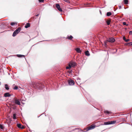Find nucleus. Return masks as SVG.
Listing matches in <instances>:
<instances>
[{
  "label": "nucleus",
  "instance_id": "nucleus-1",
  "mask_svg": "<svg viewBox=\"0 0 132 132\" xmlns=\"http://www.w3.org/2000/svg\"><path fill=\"white\" fill-rule=\"evenodd\" d=\"M21 28L20 27L18 28L13 32L12 36L13 37L15 36L17 34L21 31Z\"/></svg>",
  "mask_w": 132,
  "mask_h": 132
},
{
  "label": "nucleus",
  "instance_id": "nucleus-2",
  "mask_svg": "<svg viewBox=\"0 0 132 132\" xmlns=\"http://www.w3.org/2000/svg\"><path fill=\"white\" fill-rule=\"evenodd\" d=\"M69 84L70 85H72L74 84L75 82L74 81L72 80H69L68 81Z\"/></svg>",
  "mask_w": 132,
  "mask_h": 132
},
{
  "label": "nucleus",
  "instance_id": "nucleus-3",
  "mask_svg": "<svg viewBox=\"0 0 132 132\" xmlns=\"http://www.w3.org/2000/svg\"><path fill=\"white\" fill-rule=\"evenodd\" d=\"M107 41L113 43L115 41V40L113 38H111L108 39Z\"/></svg>",
  "mask_w": 132,
  "mask_h": 132
},
{
  "label": "nucleus",
  "instance_id": "nucleus-4",
  "mask_svg": "<svg viewBox=\"0 0 132 132\" xmlns=\"http://www.w3.org/2000/svg\"><path fill=\"white\" fill-rule=\"evenodd\" d=\"M56 7L57 8L58 10L60 12H62V10L60 7V5L59 4H56Z\"/></svg>",
  "mask_w": 132,
  "mask_h": 132
},
{
  "label": "nucleus",
  "instance_id": "nucleus-5",
  "mask_svg": "<svg viewBox=\"0 0 132 132\" xmlns=\"http://www.w3.org/2000/svg\"><path fill=\"white\" fill-rule=\"evenodd\" d=\"M14 102L16 104H17L18 105H20V103L19 100L17 99H15Z\"/></svg>",
  "mask_w": 132,
  "mask_h": 132
},
{
  "label": "nucleus",
  "instance_id": "nucleus-6",
  "mask_svg": "<svg viewBox=\"0 0 132 132\" xmlns=\"http://www.w3.org/2000/svg\"><path fill=\"white\" fill-rule=\"evenodd\" d=\"M70 63L71 64V67H74L76 65V64L75 62L72 61L70 62Z\"/></svg>",
  "mask_w": 132,
  "mask_h": 132
},
{
  "label": "nucleus",
  "instance_id": "nucleus-7",
  "mask_svg": "<svg viewBox=\"0 0 132 132\" xmlns=\"http://www.w3.org/2000/svg\"><path fill=\"white\" fill-rule=\"evenodd\" d=\"M95 127V125H92L90 126L88 128V130L92 129H94Z\"/></svg>",
  "mask_w": 132,
  "mask_h": 132
},
{
  "label": "nucleus",
  "instance_id": "nucleus-8",
  "mask_svg": "<svg viewBox=\"0 0 132 132\" xmlns=\"http://www.w3.org/2000/svg\"><path fill=\"white\" fill-rule=\"evenodd\" d=\"M17 125V126L19 128L23 129L24 128V126H22L21 125V124H18Z\"/></svg>",
  "mask_w": 132,
  "mask_h": 132
},
{
  "label": "nucleus",
  "instance_id": "nucleus-9",
  "mask_svg": "<svg viewBox=\"0 0 132 132\" xmlns=\"http://www.w3.org/2000/svg\"><path fill=\"white\" fill-rule=\"evenodd\" d=\"M4 96L5 97H8L10 96L11 95L9 93H6L4 94Z\"/></svg>",
  "mask_w": 132,
  "mask_h": 132
},
{
  "label": "nucleus",
  "instance_id": "nucleus-10",
  "mask_svg": "<svg viewBox=\"0 0 132 132\" xmlns=\"http://www.w3.org/2000/svg\"><path fill=\"white\" fill-rule=\"evenodd\" d=\"M75 50L78 53H80L81 51L80 50V48H76L75 49Z\"/></svg>",
  "mask_w": 132,
  "mask_h": 132
},
{
  "label": "nucleus",
  "instance_id": "nucleus-11",
  "mask_svg": "<svg viewBox=\"0 0 132 132\" xmlns=\"http://www.w3.org/2000/svg\"><path fill=\"white\" fill-rule=\"evenodd\" d=\"M73 38V37L71 35H70V36H68L67 37V39L70 40H71Z\"/></svg>",
  "mask_w": 132,
  "mask_h": 132
},
{
  "label": "nucleus",
  "instance_id": "nucleus-12",
  "mask_svg": "<svg viewBox=\"0 0 132 132\" xmlns=\"http://www.w3.org/2000/svg\"><path fill=\"white\" fill-rule=\"evenodd\" d=\"M85 55L86 56H89L90 55V54L88 51H87L85 52Z\"/></svg>",
  "mask_w": 132,
  "mask_h": 132
},
{
  "label": "nucleus",
  "instance_id": "nucleus-13",
  "mask_svg": "<svg viewBox=\"0 0 132 132\" xmlns=\"http://www.w3.org/2000/svg\"><path fill=\"white\" fill-rule=\"evenodd\" d=\"M71 66L70 62L69 63L68 66H67L66 67V69H70L71 68Z\"/></svg>",
  "mask_w": 132,
  "mask_h": 132
},
{
  "label": "nucleus",
  "instance_id": "nucleus-14",
  "mask_svg": "<svg viewBox=\"0 0 132 132\" xmlns=\"http://www.w3.org/2000/svg\"><path fill=\"white\" fill-rule=\"evenodd\" d=\"M34 87H35L36 88H38L39 86V84L38 83H36L34 82Z\"/></svg>",
  "mask_w": 132,
  "mask_h": 132
},
{
  "label": "nucleus",
  "instance_id": "nucleus-15",
  "mask_svg": "<svg viewBox=\"0 0 132 132\" xmlns=\"http://www.w3.org/2000/svg\"><path fill=\"white\" fill-rule=\"evenodd\" d=\"M30 26V24L29 23H27L25 26V28H27Z\"/></svg>",
  "mask_w": 132,
  "mask_h": 132
},
{
  "label": "nucleus",
  "instance_id": "nucleus-16",
  "mask_svg": "<svg viewBox=\"0 0 132 132\" xmlns=\"http://www.w3.org/2000/svg\"><path fill=\"white\" fill-rule=\"evenodd\" d=\"M104 125H110L111 124V123H110V121H109L108 122H104Z\"/></svg>",
  "mask_w": 132,
  "mask_h": 132
},
{
  "label": "nucleus",
  "instance_id": "nucleus-17",
  "mask_svg": "<svg viewBox=\"0 0 132 132\" xmlns=\"http://www.w3.org/2000/svg\"><path fill=\"white\" fill-rule=\"evenodd\" d=\"M5 87L6 89L8 90L9 89L8 85L7 84H5Z\"/></svg>",
  "mask_w": 132,
  "mask_h": 132
},
{
  "label": "nucleus",
  "instance_id": "nucleus-18",
  "mask_svg": "<svg viewBox=\"0 0 132 132\" xmlns=\"http://www.w3.org/2000/svg\"><path fill=\"white\" fill-rule=\"evenodd\" d=\"M104 113H106L107 114H110L111 113V112L110 111H104Z\"/></svg>",
  "mask_w": 132,
  "mask_h": 132
},
{
  "label": "nucleus",
  "instance_id": "nucleus-19",
  "mask_svg": "<svg viewBox=\"0 0 132 132\" xmlns=\"http://www.w3.org/2000/svg\"><path fill=\"white\" fill-rule=\"evenodd\" d=\"M17 56L18 57H24V55H23L17 54Z\"/></svg>",
  "mask_w": 132,
  "mask_h": 132
},
{
  "label": "nucleus",
  "instance_id": "nucleus-20",
  "mask_svg": "<svg viewBox=\"0 0 132 132\" xmlns=\"http://www.w3.org/2000/svg\"><path fill=\"white\" fill-rule=\"evenodd\" d=\"M17 23L16 22H11V23L10 24L12 26H14L15 24H16Z\"/></svg>",
  "mask_w": 132,
  "mask_h": 132
},
{
  "label": "nucleus",
  "instance_id": "nucleus-21",
  "mask_svg": "<svg viewBox=\"0 0 132 132\" xmlns=\"http://www.w3.org/2000/svg\"><path fill=\"white\" fill-rule=\"evenodd\" d=\"M124 4H127L128 3V0H124Z\"/></svg>",
  "mask_w": 132,
  "mask_h": 132
},
{
  "label": "nucleus",
  "instance_id": "nucleus-22",
  "mask_svg": "<svg viewBox=\"0 0 132 132\" xmlns=\"http://www.w3.org/2000/svg\"><path fill=\"white\" fill-rule=\"evenodd\" d=\"M13 119H16V115L15 114H14L13 115Z\"/></svg>",
  "mask_w": 132,
  "mask_h": 132
},
{
  "label": "nucleus",
  "instance_id": "nucleus-23",
  "mask_svg": "<svg viewBox=\"0 0 132 132\" xmlns=\"http://www.w3.org/2000/svg\"><path fill=\"white\" fill-rule=\"evenodd\" d=\"M111 21L110 20H107L106 21V23L107 25H109Z\"/></svg>",
  "mask_w": 132,
  "mask_h": 132
},
{
  "label": "nucleus",
  "instance_id": "nucleus-24",
  "mask_svg": "<svg viewBox=\"0 0 132 132\" xmlns=\"http://www.w3.org/2000/svg\"><path fill=\"white\" fill-rule=\"evenodd\" d=\"M110 123H111V124H114L116 123V121L114 120L111 121H110Z\"/></svg>",
  "mask_w": 132,
  "mask_h": 132
},
{
  "label": "nucleus",
  "instance_id": "nucleus-25",
  "mask_svg": "<svg viewBox=\"0 0 132 132\" xmlns=\"http://www.w3.org/2000/svg\"><path fill=\"white\" fill-rule=\"evenodd\" d=\"M111 12H108L106 14V15L108 16H109L111 15Z\"/></svg>",
  "mask_w": 132,
  "mask_h": 132
},
{
  "label": "nucleus",
  "instance_id": "nucleus-26",
  "mask_svg": "<svg viewBox=\"0 0 132 132\" xmlns=\"http://www.w3.org/2000/svg\"><path fill=\"white\" fill-rule=\"evenodd\" d=\"M0 128L2 129H3V126L1 124L0 125Z\"/></svg>",
  "mask_w": 132,
  "mask_h": 132
},
{
  "label": "nucleus",
  "instance_id": "nucleus-27",
  "mask_svg": "<svg viewBox=\"0 0 132 132\" xmlns=\"http://www.w3.org/2000/svg\"><path fill=\"white\" fill-rule=\"evenodd\" d=\"M18 88L16 86H15V87L13 88V89L15 90H17L18 89Z\"/></svg>",
  "mask_w": 132,
  "mask_h": 132
},
{
  "label": "nucleus",
  "instance_id": "nucleus-28",
  "mask_svg": "<svg viewBox=\"0 0 132 132\" xmlns=\"http://www.w3.org/2000/svg\"><path fill=\"white\" fill-rule=\"evenodd\" d=\"M123 25H125L128 26V24H126V22H123Z\"/></svg>",
  "mask_w": 132,
  "mask_h": 132
},
{
  "label": "nucleus",
  "instance_id": "nucleus-29",
  "mask_svg": "<svg viewBox=\"0 0 132 132\" xmlns=\"http://www.w3.org/2000/svg\"><path fill=\"white\" fill-rule=\"evenodd\" d=\"M39 1L40 2H44V0H39Z\"/></svg>",
  "mask_w": 132,
  "mask_h": 132
},
{
  "label": "nucleus",
  "instance_id": "nucleus-30",
  "mask_svg": "<svg viewBox=\"0 0 132 132\" xmlns=\"http://www.w3.org/2000/svg\"><path fill=\"white\" fill-rule=\"evenodd\" d=\"M129 40H130L129 39H126V40H125V41L126 42H128L129 41Z\"/></svg>",
  "mask_w": 132,
  "mask_h": 132
},
{
  "label": "nucleus",
  "instance_id": "nucleus-31",
  "mask_svg": "<svg viewBox=\"0 0 132 132\" xmlns=\"http://www.w3.org/2000/svg\"><path fill=\"white\" fill-rule=\"evenodd\" d=\"M123 40H125H125H126V38L125 37H123Z\"/></svg>",
  "mask_w": 132,
  "mask_h": 132
},
{
  "label": "nucleus",
  "instance_id": "nucleus-32",
  "mask_svg": "<svg viewBox=\"0 0 132 132\" xmlns=\"http://www.w3.org/2000/svg\"><path fill=\"white\" fill-rule=\"evenodd\" d=\"M129 33L130 34H132V31H130L129 32Z\"/></svg>",
  "mask_w": 132,
  "mask_h": 132
},
{
  "label": "nucleus",
  "instance_id": "nucleus-33",
  "mask_svg": "<svg viewBox=\"0 0 132 132\" xmlns=\"http://www.w3.org/2000/svg\"><path fill=\"white\" fill-rule=\"evenodd\" d=\"M39 15V14H37L36 15V16H38Z\"/></svg>",
  "mask_w": 132,
  "mask_h": 132
},
{
  "label": "nucleus",
  "instance_id": "nucleus-34",
  "mask_svg": "<svg viewBox=\"0 0 132 132\" xmlns=\"http://www.w3.org/2000/svg\"><path fill=\"white\" fill-rule=\"evenodd\" d=\"M121 8V6H119V8L120 9Z\"/></svg>",
  "mask_w": 132,
  "mask_h": 132
},
{
  "label": "nucleus",
  "instance_id": "nucleus-35",
  "mask_svg": "<svg viewBox=\"0 0 132 132\" xmlns=\"http://www.w3.org/2000/svg\"><path fill=\"white\" fill-rule=\"evenodd\" d=\"M106 42H105V45H106Z\"/></svg>",
  "mask_w": 132,
  "mask_h": 132
},
{
  "label": "nucleus",
  "instance_id": "nucleus-36",
  "mask_svg": "<svg viewBox=\"0 0 132 132\" xmlns=\"http://www.w3.org/2000/svg\"><path fill=\"white\" fill-rule=\"evenodd\" d=\"M131 43V44L132 45V42L130 43Z\"/></svg>",
  "mask_w": 132,
  "mask_h": 132
},
{
  "label": "nucleus",
  "instance_id": "nucleus-37",
  "mask_svg": "<svg viewBox=\"0 0 132 132\" xmlns=\"http://www.w3.org/2000/svg\"><path fill=\"white\" fill-rule=\"evenodd\" d=\"M1 82H0V85H1Z\"/></svg>",
  "mask_w": 132,
  "mask_h": 132
},
{
  "label": "nucleus",
  "instance_id": "nucleus-38",
  "mask_svg": "<svg viewBox=\"0 0 132 132\" xmlns=\"http://www.w3.org/2000/svg\"><path fill=\"white\" fill-rule=\"evenodd\" d=\"M15 56L14 55H12V56Z\"/></svg>",
  "mask_w": 132,
  "mask_h": 132
},
{
  "label": "nucleus",
  "instance_id": "nucleus-39",
  "mask_svg": "<svg viewBox=\"0 0 132 132\" xmlns=\"http://www.w3.org/2000/svg\"><path fill=\"white\" fill-rule=\"evenodd\" d=\"M100 13H101V11H100Z\"/></svg>",
  "mask_w": 132,
  "mask_h": 132
}]
</instances>
